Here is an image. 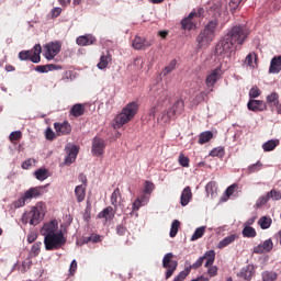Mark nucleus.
Instances as JSON below:
<instances>
[{"instance_id":"1","label":"nucleus","mask_w":281,"mask_h":281,"mask_svg":"<svg viewBox=\"0 0 281 281\" xmlns=\"http://www.w3.org/2000/svg\"><path fill=\"white\" fill-rule=\"evenodd\" d=\"M250 30L245 24L233 26L223 40L217 42L215 46V55L223 56L232 52L234 46L243 45L249 38Z\"/></svg>"},{"instance_id":"2","label":"nucleus","mask_w":281,"mask_h":281,"mask_svg":"<svg viewBox=\"0 0 281 281\" xmlns=\"http://www.w3.org/2000/svg\"><path fill=\"white\" fill-rule=\"evenodd\" d=\"M218 27V20L214 19L205 24L204 29L201 30L196 36L198 48H204L214 42L216 36V29Z\"/></svg>"},{"instance_id":"3","label":"nucleus","mask_w":281,"mask_h":281,"mask_svg":"<svg viewBox=\"0 0 281 281\" xmlns=\"http://www.w3.org/2000/svg\"><path fill=\"white\" fill-rule=\"evenodd\" d=\"M137 111H139V104L136 102L127 103L121 113L115 116L114 120V128H121L126 123H130L137 114Z\"/></svg>"},{"instance_id":"4","label":"nucleus","mask_w":281,"mask_h":281,"mask_svg":"<svg viewBox=\"0 0 281 281\" xmlns=\"http://www.w3.org/2000/svg\"><path fill=\"white\" fill-rule=\"evenodd\" d=\"M44 236V247L47 251L59 250L67 243L65 234L59 231L56 235H43Z\"/></svg>"},{"instance_id":"5","label":"nucleus","mask_w":281,"mask_h":281,"mask_svg":"<svg viewBox=\"0 0 281 281\" xmlns=\"http://www.w3.org/2000/svg\"><path fill=\"white\" fill-rule=\"evenodd\" d=\"M43 218V209L41 205L32 206L31 211L23 213V224H31L37 226Z\"/></svg>"},{"instance_id":"6","label":"nucleus","mask_w":281,"mask_h":281,"mask_svg":"<svg viewBox=\"0 0 281 281\" xmlns=\"http://www.w3.org/2000/svg\"><path fill=\"white\" fill-rule=\"evenodd\" d=\"M42 54V46L40 44H36L35 47L29 50H21L20 54H18V58L20 60H31L33 64H40L42 60V57L40 56Z\"/></svg>"},{"instance_id":"7","label":"nucleus","mask_w":281,"mask_h":281,"mask_svg":"<svg viewBox=\"0 0 281 281\" xmlns=\"http://www.w3.org/2000/svg\"><path fill=\"white\" fill-rule=\"evenodd\" d=\"M179 267V261L173 260V254L169 252L162 257V269H166L165 278L168 280L173 276V273Z\"/></svg>"},{"instance_id":"8","label":"nucleus","mask_w":281,"mask_h":281,"mask_svg":"<svg viewBox=\"0 0 281 281\" xmlns=\"http://www.w3.org/2000/svg\"><path fill=\"white\" fill-rule=\"evenodd\" d=\"M41 191L42 188L41 187H35V188H31L27 191H25V193L23 194V196H21L20 199H18L13 205L19 209V207H23L24 205H26V201L31 200V199H36L41 195Z\"/></svg>"},{"instance_id":"9","label":"nucleus","mask_w":281,"mask_h":281,"mask_svg":"<svg viewBox=\"0 0 281 281\" xmlns=\"http://www.w3.org/2000/svg\"><path fill=\"white\" fill-rule=\"evenodd\" d=\"M201 11H203V9L198 10V12L192 11L189 13V15L184 19L181 20V30H194L195 27V22L194 19H199L201 16Z\"/></svg>"},{"instance_id":"10","label":"nucleus","mask_w":281,"mask_h":281,"mask_svg":"<svg viewBox=\"0 0 281 281\" xmlns=\"http://www.w3.org/2000/svg\"><path fill=\"white\" fill-rule=\"evenodd\" d=\"M44 49H46V52L44 53V57H46L47 60H54L56 55H58L59 52H61V43L50 42L44 45Z\"/></svg>"},{"instance_id":"11","label":"nucleus","mask_w":281,"mask_h":281,"mask_svg":"<svg viewBox=\"0 0 281 281\" xmlns=\"http://www.w3.org/2000/svg\"><path fill=\"white\" fill-rule=\"evenodd\" d=\"M184 111V102L181 99H178L176 103L172 104V108H170L166 112L167 121L171 119L179 117Z\"/></svg>"},{"instance_id":"12","label":"nucleus","mask_w":281,"mask_h":281,"mask_svg":"<svg viewBox=\"0 0 281 281\" xmlns=\"http://www.w3.org/2000/svg\"><path fill=\"white\" fill-rule=\"evenodd\" d=\"M154 45V38H144L142 36H135L133 40V48L135 50H145Z\"/></svg>"},{"instance_id":"13","label":"nucleus","mask_w":281,"mask_h":281,"mask_svg":"<svg viewBox=\"0 0 281 281\" xmlns=\"http://www.w3.org/2000/svg\"><path fill=\"white\" fill-rule=\"evenodd\" d=\"M222 76L223 70L221 69V66L216 67V69L210 71L207 78H205V86H207L209 88L214 87Z\"/></svg>"},{"instance_id":"14","label":"nucleus","mask_w":281,"mask_h":281,"mask_svg":"<svg viewBox=\"0 0 281 281\" xmlns=\"http://www.w3.org/2000/svg\"><path fill=\"white\" fill-rule=\"evenodd\" d=\"M104 149H105V140L102 139L101 137H94V139L92 140V156L94 157H99L102 154H104Z\"/></svg>"},{"instance_id":"15","label":"nucleus","mask_w":281,"mask_h":281,"mask_svg":"<svg viewBox=\"0 0 281 281\" xmlns=\"http://www.w3.org/2000/svg\"><path fill=\"white\" fill-rule=\"evenodd\" d=\"M58 222L53 220L46 224H44L43 228H41L42 236H52L58 234Z\"/></svg>"},{"instance_id":"16","label":"nucleus","mask_w":281,"mask_h":281,"mask_svg":"<svg viewBox=\"0 0 281 281\" xmlns=\"http://www.w3.org/2000/svg\"><path fill=\"white\" fill-rule=\"evenodd\" d=\"M267 106H268L267 103L261 100L250 99V101H248L247 103L248 111H252V112L267 111Z\"/></svg>"},{"instance_id":"17","label":"nucleus","mask_w":281,"mask_h":281,"mask_svg":"<svg viewBox=\"0 0 281 281\" xmlns=\"http://www.w3.org/2000/svg\"><path fill=\"white\" fill-rule=\"evenodd\" d=\"M271 250H273V241H271V239H267L262 244L257 245L254 248V254H257V255L269 254Z\"/></svg>"},{"instance_id":"18","label":"nucleus","mask_w":281,"mask_h":281,"mask_svg":"<svg viewBox=\"0 0 281 281\" xmlns=\"http://www.w3.org/2000/svg\"><path fill=\"white\" fill-rule=\"evenodd\" d=\"M97 43V38L93 35H80L76 38V44L80 47H88Z\"/></svg>"},{"instance_id":"19","label":"nucleus","mask_w":281,"mask_h":281,"mask_svg":"<svg viewBox=\"0 0 281 281\" xmlns=\"http://www.w3.org/2000/svg\"><path fill=\"white\" fill-rule=\"evenodd\" d=\"M54 127L58 136H66L71 133V126L68 122L55 123Z\"/></svg>"},{"instance_id":"20","label":"nucleus","mask_w":281,"mask_h":281,"mask_svg":"<svg viewBox=\"0 0 281 281\" xmlns=\"http://www.w3.org/2000/svg\"><path fill=\"white\" fill-rule=\"evenodd\" d=\"M268 71L271 75H278L281 72V55L272 57Z\"/></svg>"},{"instance_id":"21","label":"nucleus","mask_w":281,"mask_h":281,"mask_svg":"<svg viewBox=\"0 0 281 281\" xmlns=\"http://www.w3.org/2000/svg\"><path fill=\"white\" fill-rule=\"evenodd\" d=\"M78 153L79 150L77 146L67 147V157H66L65 164L67 166H70L72 162H75V160L77 159Z\"/></svg>"},{"instance_id":"22","label":"nucleus","mask_w":281,"mask_h":281,"mask_svg":"<svg viewBox=\"0 0 281 281\" xmlns=\"http://www.w3.org/2000/svg\"><path fill=\"white\" fill-rule=\"evenodd\" d=\"M192 199V191L190 187H186L184 190H182L181 192V199H180V203L181 206L184 207L189 204V202H191Z\"/></svg>"},{"instance_id":"23","label":"nucleus","mask_w":281,"mask_h":281,"mask_svg":"<svg viewBox=\"0 0 281 281\" xmlns=\"http://www.w3.org/2000/svg\"><path fill=\"white\" fill-rule=\"evenodd\" d=\"M86 113V106L81 103H76L71 106L70 115L72 117H81Z\"/></svg>"},{"instance_id":"24","label":"nucleus","mask_w":281,"mask_h":281,"mask_svg":"<svg viewBox=\"0 0 281 281\" xmlns=\"http://www.w3.org/2000/svg\"><path fill=\"white\" fill-rule=\"evenodd\" d=\"M215 256V250H207V252H205L204 256H201L199 259H202V261L206 260L204 267L207 268L214 265Z\"/></svg>"},{"instance_id":"25","label":"nucleus","mask_w":281,"mask_h":281,"mask_svg":"<svg viewBox=\"0 0 281 281\" xmlns=\"http://www.w3.org/2000/svg\"><path fill=\"white\" fill-rule=\"evenodd\" d=\"M98 218H105V222L113 221L114 218L113 207L106 206V209H103L101 213H98Z\"/></svg>"},{"instance_id":"26","label":"nucleus","mask_w":281,"mask_h":281,"mask_svg":"<svg viewBox=\"0 0 281 281\" xmlns=\"http://www.w3.org/2000/svg\"><path fill=\"white\" fill-rule=\"evenodd\" d=\"M265 104H267L268 108L278 106V104H280L278 92H271V94H268L267 95V102H265Z\"/></svg>"},{"instance_id":"27","label":"nucleus","mask_w":281,"mask_h":281,"mask_svg":"<svg viewBox=\"0 0 281 281\" xmlns=\"http://www.w3.org/2000/svg\"><path fill=\"white\" fill-rule=\"evenodd\" d=\"M111 54L110 52H106L105 55L101 56V59L98 64V69L104 70L106 67H109V64L111 63Z\"/></svg>"},{"instance_id":"28","label":"nucleus","mask_w":281,"mask_h":281,"mask_svg":"<svg viewBox=\"0 0 281 281\" xmlns=\"http://www.w3.org/2000/svg\"><path fill=\"white\" fill-rule=\"evenodd\" d=\"M203 259H198L193 265L186 267L184 271L180 272L179 274H184L188 277L191 273V270H198L201 266H203Z\"/></svg>"},{"instance_id":"29","label":"nucleus","mask_w":281,"mask_h":281,"mask_svg":"<svg viewBox=\"0 0 281 281\" xmlns=\"http://www.w3.org/2000/svg\"><path fill=\"white\" fill-rule=\"evenodd\" d=\"M75 195H76V201H78V203L85 202V200H86V187L76 186Z\"/></svg>"},{"instance_id":"30","label":"nucleus","mask_w":281,"mask_h":281,"mask_svg":"<svg viewBox=\"0 0 281 281\" xmlns=\"http://www.w3.org/2000/svg\"><path fill=\"white\" fill-rule=\"evenodd\" d=\"M236 240V234H232L229 236H226L223 240L217 243V249H224L228 245H232Z\"/></svg>"},{"instance_id":"31","label":"nucleus","mask_w":281,"mask_h":281,"mask_svg":"<svg viewBox=\"0 0 281 281\" xmlns=\"http://www.w3.org/2000/svg\"><path fill=\"white\" fill-rule=\"evenodd\" d=\"M273 221L270 216H262L257 221V225H259L262 231L269 229Z\"/></svg>"},{"instance_id":"32","label":"nucleus","mask_w":281,"mask_h":281,"mask_svg":"<svg viewBox=\"0 0 281 281\" xmlns=\"http://www.w3.org/2000/svg\"><path fill=\"white\" fill-rule=\"evenodd\" d=\"M279 139H271L262 144V149L265 153L273 151L279 146Z\"/></svg>"},{"instance_id":"33","label":"nucleus","mask_w":281,"mask_h":281,"mask_svg":"<svg viewBox=\"0 0 281 281\" xmlns=\"http://www.w3.org/2000/svg\"><path fill=\"white\" fill-rule=\"evenodd\" d=\"M212 138H214V133H212L211 131L202 132L200 134V137L198 138V144L204 145L211 142Z\"/></svg>"},{"instance_id":"34","label":"nucleus","mask_w":281,"mask_h":281,"mask_svg":"<svg viewBox=\"0 0 281 281\" xmlns=\"http://www.w3.org/2000/svg\"><path fill=\"white\" fill-rule=\"evenodd\" d=\"M217 190H218V187H216L215 181H211L207 184H205V192L207 193V195H210L212 198L216 196Z\"/></svg>"},{"instance_id":"35","label":"nucleus","mask_w":281,"mask_h":281,"mask_svg":"<svg viewBox=\"0 0 281 281\" xmlns=\"http://www.w3.org/2000/svg\"><path fill=\"white\" fill-rule=\"evenodd\" d=\"M33 176L40 181H44L49 177L47 169L44 168H41L33 172Z\"/></svg>"},{"instance_id":"36","label":"nucleus","mask_w":281,"mask_h":281,"mask_svg":"<svg viewBox=\"0 0 281 281\" xmlns=\"http://www.w3.org/2000/svg\"><path fill=\"white\" fill-rule=\"evenodd\" d=\"M180 225L181 224L179 220H173L172 225H170V233H169L170 238H175L177 234H179Z\"/></svg>"},{"instance_id":"37","label":"nucleus","mask_w":281,"mask_h":281,"mask_svg":"<svg viewBox=\"0 0 281 281\" xmlns=\"http://www.w3.org/2000/svg\"><path fill=\"white\" fill-rule=\"evenodd\" d=\"M258 235V233H256V229L251 226H245L243 229V236L245 238H255Z\"/></svg>"},{"instance_id":"38","label":"nucleus","mask_w":281,"mask_h":281,"mask_svg":"<svg viewBox=\"0 0 281 281\" xmlns=\"http://www.w3.org/2000/svg\"><path fill=\"white\" fill-rule=\"evenodd\" d=\"M225 150L223 146L213 148L212 151H210V157H217L223 158L225 156Z\"/></svg>"},{"instance_id":"39","label":"nucleus","mask_w":281,"mask_h":281,"mask_svg":"<svg viewBox=\"0 0 281 281\" xmlns=\"http://www.w3.org/2000/svg\"><path fill=\"white\" fill-rule=\"evenodd\" d=\"M263 165L261 161H257L256 164H252L251 166H248L247 173H257L258 171H261Z\"/></svg>"},{"instance_id":"40","label":"nucleus","mask_w":281,"mask_h":281,"mask_svg":"<svg viewBox=\"0 0 281 281\" xmlns=\"http://www.w3.org/2000/svg\"><path fill=\"white\" fill-rule=\"evenodd\" d=\"M42 249V241H36L32 245L31 248V257L37 258L40 256V250Z\"/></svg>"},{"instance_id":"41","label":"nucleus","mask_w":281,"mask_h":281,"mask_svg":"<svg viewBox=\"0 0 281 281\" xmlns=\"http://www.w3.org/2000/svg\"><path fill=\"white\" fill-rule=\"evenodd\" d=\"M205 232H206V227H204V226H201L200 228H196L195 233H193L190 240L195 241V240L202 238Z\"/></svg>"},{"instance_id":"42","label":"nucleus","mask_w":281,"mask_h":281,"mask_svg":"<svg viewBox=\"0 0 281 281\" xmlns=\"http://www.w3.org/2000/svg\"><path fill=\"white\" fill-rule=\"evenodd\" d=\"M252 272L249 267L243 268L240 270V278L244 279L245 281H251Z\"/></svg>"},{"instance_id":"43","label":"nucleus","mask_w":281,"mask_h":281,"mask_svg":"<svg viewBox=\"0 0 281 281\" xmlns=\"http://www.w3.org/2000/svg\"><path fill=\"white\" fill-rule=\"evenodd\" d=\"M176 67H177V60L172 59V61H170L169 65L165 67V70H162V76H168L173 71V69H176Z\"/></svg>"},{"instance_id":"44","label":"nucleus","mask_w":281,"mask_h":281,"mask_svg":"<svg viewBox=\"0 0 281 281\" xmlns=\"http://www.w3.org/2000/svg\"><path fill=\"white\" fill-rule=\"evenodd\" d=\"M121 198V190L115 189L113 193H111V205L114 206V209L117 207V199Z\"/></svg>"},{"instance_id":"45","label":"nucleus","mask_w":281,"mask_h":281,"mask_svg":"<svg viewBox=\"0 0 281 281\" xmlns=\"http://www.w3.org/2000/svg\"><path fill=\"white\" fill-rule=\"evenodd\" d=\"M278 279V274L271 271H265L262 273V281H276Z\"/></svg>"},{"instance_id":"46","label":"nucleus","mask_w":281,"mask_h":281,"mask_svg":"<svg viewBox=\"0 0 281 281\" xmlns=\"http://www.w3.org/2000/svg\"><path fill=\"white\" fill-rule=\"evenodd\" d=\"M154 183L150 182V181H145V186H144V189H143V193L146 194V195H150L154 191Z\"/></svg>"},{"instance_id":"47","label":"nucleus","mask_w":281,"mask_h":281,"mask_svg":"<svg viewBox=\"0 0 281 281\" xmlns=\"http://www.w3.org/2000/svg\"><path fill=\"white\" fill-rule=\"evenodd\" d=\"M189 158L186 157L183 154H180V156H178V164H180L182 168H189Z\"/></svg>"},{"instance_id":"48","label":"nucleus","mask_w":281,"mask_h":281,"mask_svg":"<svg viewBox=\"0 0 281 281\" xmlns=\"http://www.w3.org/2000/svg\"><path fill=\"white\" fill-rule=\"evenodd\" d=\"M265 196H268L270 199H274V201H280L281 200V192L276 191L274 189H272L270 192L265 194Z\"/></svg>"},{"instance_id":"49","label":"nucleus","mask_w":281,"mask_h":281,"mask_svg":"<svg viewBox=\"0 0 281 281\" xmlns=\"http://www.w3.org/2000/svg\"><path fill=\"white\" fill-rule=\"evenodd\" d=\"M236 190H238V184L233 183L232 186H228V188L225 190V196L231 198L235 194Z\"/></svg>"},{"instance_id":"50","label":"nucleus","mask_w":281,"mask_h":281,"mask_svg":"<svg viewBox=\"0 0 281 281\" xmlns=\"http://www.w3.org/2000/svg\"><path fill=\"white\" fill-rule=\"evenodd\" d=\"M20 139H22V132L20 131L13 132L9 135V140H11V143L19 142Z\"/></svg>"},{"instance_id":"51","label":"nucleus","mask_w":281,"mask_h":281,"mask_svg":"<svg viewBox=\"0 0 281 281\" xmlns=\"http://www.w3.org/2000/svg\"><path fill=\"white\" fill-rule=\"evenodd\" d=\"M270 201V198L267 195L259 196L256 201V207H261L262 205H266L267 202Z\"/></svg>"},{"instance_id":"52","label":"nucleus","mask_w":281,"mask_h":281,"mask_svg":"<svg viewBox=\"0 0 281 281\" xmlns=\"http://www.w3.org/2000/svg\"><path fill=\"white\" fill-rule=\"evenodd\" d=\"M260 95H261V90H259L257 86L251 87V90L249 92L250 99H256V98H259Z\"/></svg>"},{"instance_id":"53","label":"nucleus","mask_w":281,"mask_h":281,"mask_svg":"<svg viewBox=\"0 0 281 281\" xmlns=\"http://www.w3.org/2000/svg\"><path fill=\"white\" fill-rule=\"evenodd\" d=\"M35 159L34 158H29L27 160H24L23 164H21V168L24 170H30L32 166H34Z\"/></svg>"},{"instance_id":"54","label":"nucleus","mask_w":281,"mask_h":281,"mask_svg":"<svg viewBox=\"0 0 281 281\" xmlns=\"http://www.w3.org/2000/svg\"><path fill=\"white\" fill-rule=\"evenodd\" d=\"M115 233L119 236H125L128 233V229L124 225H117L115 227Z\"/></svg>"},{"instance_id":"55","label":"nucleus","mask_w":281,"mask_h":281,"mask_svg":"<svg viewBox=\"0 0 281 281\" xmlns=\"http://www.w3.org/2000/svg\"><path fill=\"white\" fill-rule=\"evenodd\" d=\"M206 268H209L207 274L210 276V278H214L216 274H218V268H216V266L211 265Z\"/></svg>"},{"instance_id":"56","label":"nucleus","mask_w":281,"mask_h":281,"mask_svg":"<svg viewBox=\"0 0 281 281\" xmlns=\"http://www.w3.org/2000/svg\"><path fill=\"white\" fill-rule=\"evenodd\" d=\"M77 270H78V262L76 259H72L69 268L70 276H75V273H77Z\"/></svg>"},{"instance_id":"57","label":"nucleus","mask_w":281,"mask_h":281,"mask_svg":"<svg viewBox=\"0 0 281 281\" xmlns=\"http://www.w3.org/2000/svg\"><path fill=\"white\" fill-rule=\"evenodd\" d=\"M166 99H168V91L160 90L158 93V102H164Z\"/></svg>"},{"instance_id":"58","label":"nucleus","mask_w":281,"mask_h":281,"mask_svg":"<svg viewBox=\"0 0 281 281\" xmlns=\"http://www.w3.org/2000/svg\"><path fill=\"white\" fill-rule=\"evenodd\" d=\"M61 8H53L52 10V19H56L61 14Z\"/></svg>"},{"instance_id":"59","label":"nucleus","mask_w":281,"mask_h":281,"mask_svg":"<svg viewBox=\"0 0 281 281\" xmlns=\"http://www.w3.org/2000/svg\"><path fill=\"white\" fill-rule=\"evenodd\" d=\"M46 139H48V140L55 139V133L49 127L46 130Z\"/></svg>"},{"instance_id":"60","label":"nucleus","mask_w":281,"mask_h":281,"mask_svg":"<svg viewBox=\"0 0 281 281\" xmlns=\"http://www.w3.org/2000/svg\"><path fill=\"white\" fill-rule=\"evenodd\" d=\"M46 67H47L48 71H54V70L63 69L61 66L55 65V64H47Z\"/></svg>"},{"instance_id":"61","label":"nucleus","mask_w":281,"mask_h":281,"mask_svg":"<svg viewBox=\"0 0 281 281\" xmlns=\"http://www.w3.org/2000/svg\"><path fill=\"white\" fill-rule=\"evenodd\" d=\"M140 206H142V200L138 198L133 203V211H139Z\"/></svg>"},{"instance_id":"62","label":"nucleus","mask_w":281,"mask_h":281,"mask_svg":"<svg viewBox=\"0 0 281 281\" xmlns=\"http://www.w3.org/2000/svg\"><path fill=\"white\" fill-rule=\"evenodd\" d=\"M243 1L244 0H231V8L236 10Z\"/></svg>"},{"instance_id":"63","label":"nucleus","mask_w":281,"mask_h":281,"mask_svg":"<svg viewBox=\"0 0 281 281\" xmlns=\"http://www.w3.org/2000/svg\"><path fill=\"white\" fill-rule=\"evenodd\" d=\"M35 71H38L41 74H46L48 70L47 66H36Z\"/></svg>"},{"instance_id":"64","label":"nucleus","mask_w":281,"mask_h":281,"mask_svg":"<svg viewBox=\"0 0 281 281\" xmlns=\"http://www.w3.org/2000/svg\"><path fill=\"white\" fill-rule=\"evenodd\" d=\"M186 278H188V276L186 274H181V273H178V276H176V279H173V281H184Z\"/></svg>"}]
</instances>
